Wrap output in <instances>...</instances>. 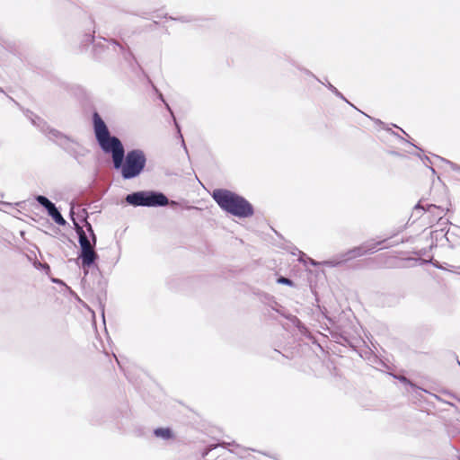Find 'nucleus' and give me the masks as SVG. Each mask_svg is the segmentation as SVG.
<instances>
[{"instance_id":"f03ea898","label":"nucleus","mask_w":460,"mask_h":460,"mask_svg":"<svg viewBox=\"0 0 460 460\" xmlns=\"http://www.w3.org/2000/svg\"><path fill=\"white\" fill-rule=\"evenodd\" d=\"M93 128L99 147L104 154L111 155L113 164L125 151L121 140L111 134L107 124L97 111L93 113Z\"/></svg>"},{"instance_id":"7ed1b4c3","label":"nucleus","mask_w":460,"mask_h":460,"mask_svg":"<svg viewBox=\"0 0 460 460\" xmlns=\"http://www.w3.org/2000/svg\"><path fill=\"white\" fill-rule=\"evenodd\" d=\"M112 164L115 170L119 171L123 180H131L145 170L146 156L141 149H132L127 154L124 151Z\"/></svg>"},{"instance_id":"1a4fd4ad","label":"nucleus","mask_w":460,"mask_h":460,"mask_svg":"<svg viewBox=\"0 0 460 460\" xmlns=\"http://www.w3.org/2000/svg\"><path fill=\"white\" fill-rule=\"evenodd\" d=\"M115 41L114 40H107L104 38H100L98 40L93 44V54L95 58H102L107 52L112 49L111 43Z\"/></svg>"},{"instance_id":"7c9ffc66","label":"nucleus","mask_w":460,"mask_h":460,"mask_svg":"<svg viewBox=\"0 0 460 460\" xmlns=\"http://www.w3.org/2000/svg\"><path fill=\"white\" fill-rule=\"evenodd\" d=\"M424 163V164H426V161H429V163H431L430 159L429 156L427 155H424L423 157H420Z\"/></svg>"},{"instance_id":"39448f33","label":"nucleus","mask_w":460,"mask_h":460,"mask_svg":"<svg viewBox=\"0 0 460 460\" xmlns=\"http://www.w3.org/2000/svg\"><path fill=\"white\" fill-rule=\"evenodd\" d=\"M70 217L74 225V229L78 236V243L80 245V252L78 258L81 260L82 268L84 270V274L88 273V270L95 266V262L99 258V255L96 252H92L89 244V237L86 234V232L84 229V226H80V224L74 217L73 209L70 211Z\"/></svg>"},{"instance_id":"f704fd0d","label":"nucleus","mask_w":460,"mask_h":460,"mask_svg":"<svg viewBox=\"0 0 460 460\" xmlns=\"http://www.w3.org/2000/svg\"><path fill=\"white\" fill-rule=\"evenodd\" d=\"M449 395L453 398H455L459 403H460V398H458L457 396H456L455 394H449Z\"/></svg>"},{"instance_id":"423d86ee","label":"nucleus","mask_w":460,"mask_h":460,"mask_svg":"<svg viewBox=\"0 0 460 460\" xmlns=\"http://www.w3.org/2000/svg\"><path fill=\"white\" fill-rule=\"evenodd\" d=\"M26 117L31 120V124L35 126L42 134H44L50 141L57 144L58 146L62 142L68 140V136L61 131L51 128L43 119L35 115L33 112L27 111Z\"/></svg>"},{"instance_id":"a18cd8bd","label":"nucleus","mask_w":460,"mask_h":460,"mask_svg":"<svg viewBox=\"0 0 460 460\" xmlns=\"http://www.w3.org/2000/svg\"><path fill=\"white\" fill-rule=\"evenodd\" d=\"M184 151H185V153L187 154L188 158H190V155H189L188 150L186 151V150L184 149Z\"/></svg>"},{"instance_id":"412c9836","label":"nucleus","mask_w":460,"mask_h":460,"mask_svg":"<svg viewBox=\"0 0 460 460\" xmlns=\"http://www.w3.org/2000/svg\"><path fill=\"white\" fill-rule=\"evenodd\" d=\"M36 201L43 207L46 210L54 204L51 200H49L46 196L37 195L35 197Z\"/></svg>"},{"instance_id":"c756f323","label":"nucleus","mask_w":460,"mask_h":460,"mask_svg":"<svg viewBox=\"0 0 460 460\" xmlns=\"http://www.w3.org/2000/svg\"><path fill=\"white\" fill-rule=\"evenodd\" d=\"M52 282L56 283V284H60V285H65V283L63 282V280L59 279H52Z\"/></svg>"},{"instance_id":"e433bc0d","label":"nucleus","mask_w":460,"mask_h":460,"mask_svg":"<svg viewBox=\"0 0 460 460\" xmlns=\"http://www.w3.org/2000/svg\"><path fill=\"white\" fill-rule=\"evenodd\" d=\"M447 403L448 405H450L451 407H454V408H456V404H455V403L450 402H447Z\"/></svg>"},{"instance_id":"bb28decb","label":"nucleus","mask_w":460,"mask_h":460,"mask_svg":"<svg viewBox=\"0 0 460 460\" xmlns=\"http://www.w3.org/2000/svg\"><path fill=\"white\" fill-rule=\"evenodd\" d=\"M300 70L305 74L306 75H309V76H312L314 77L315 80H317L318 82H320L321 84H323V82H322L318 77H316L310 70L306 69V68H300Z\"/></svg>"},{"instance_id":"9b49d317","label":"nucleus","mask_w":460,"mask_h":460,"mask_svg":"<svg viewBox=\"0 0 460 460\" xmlns=\"http://www.w3.org/2000/svg\"><path fill=\"white\" fill-rule=\"evenodd\" d=\"M226 446H234L236 448L240 449V452H237V454H240L241 456H243V452H246L248 450H252V448H244V447H241L240 445L236 444L235 442H226V441H223L219 444H210L208 446L206 447V448L203 450L202 452V457H205L207 456L209 452H211L212 450L216 449L217 447H226ZM252 451H254V449H252Z\"/></svg>"},{"instance_id":"f257e3e1","label":"nucleus","mask_w":460,"mask_h":460,"mask_svg":"<svg viewBox=\"0 0 460 460\" xmlns=\"http://www.w3.org/2000/svg\"><path fill=\"white\" fill-rule=\"evenodd\" d=\"M211 197L225 212L239 217L247 218L254 214V208L244 197L226 189H215Z\"/></svg>"},{"instance_id":"a211bd4d","label":"nucleus","mask_w":460,"mask_h":460,"mask_svg":"<svg viewBox=\"0 0 460 460\" xmlns=\"http://www.w3.org/2000/svg\"><path fill=\"white\" fill-rule=\"evenodd\" d=\"M164 105H165V107H166V110L171 113V115H172V119H173L175 128H176V129H177V132H178L179 137L181 138V146H182V147H183V148H185V150L187 151V146H186V145H185V142H184V139H183V136H182V134H181V132L180 125L178 124V122H177V120H176V119H175V117H174V114H173V112H172V109H171L170 105H169L166 102H164Z\"/></svg>"},{"instance_id":"dca6fc26","label":"nucleus","mask_w":460,"mask_h":460,"mask_svg":"<svg viewBox=\"0 0 460 460\" xmlns=\"http://www.w3.org/2000/svg\"><path fill=\"white\" fill-rule=\"evenodd\" d=\"M324 84L333 94H335L338 98L341 99L342 101H344L346 103H348L349 105H350L351 107H353L354 109L358 110L349 101H348L346 99V97L334 86L332 85L330 82H327L326 84Z\"/></svg>"},{"instance_id":"ddd939ff","label":"nucleus","mask_w":460,"mask_h":460,"mask_svg":"<svg viewBox=\"0 0 460 460\" xmlns=\"http://www.w3.org/2000/svg\"><path fill=\"white\" fill-rule=\"evenodd\" d=\"M48 215L54 220L56 224L58 226H64L66 224V221L62 217L59 209L58 207L54 204H52L47 210Z\"/></svg>"},{"instance_id":"37998d69","label":"nucleus","mask_w":460,"mask_h":460,"mask_svg":"<svg viewBox=\"0 0 460 460\" xmlns=\"http://www.w3.org/2000/svg\"><path fill=\"white\" fill-rule=\"evenodd\" d=\"M411 146H413V147H416V149H419V146H416V145H413V143H411Z\"/></svg>"},{"instance_id":"5701e85b","label":"nucleus","mask_w":460,"mask_h":460,"mask_svg":"<svg viewBox=\"0 0 460 460\" xmlns=\"http://www.w3.org/2000/svg\"><path fill=\"white\" fill-rule=\"evenodd\" d=\"M436 157H437L438 159H440L442 162L446 163L447 164H448V165L450 166V168H451L454 172H457V173H459V174H460V165H459V164H456V163H454V162H451V161H449V160H447V159H445V158H442V157H440V156H438V155H436Z\"/></svg>"},{"instance_id":"0eeeda50","label":"nucleus","mask_w":460,"mask_h":460,"mask_svg":"<svg viewBox=\"0 0 460 460\" xmlns=\"http://www.w3.org/2000/svg\"><path fill=\"white\" fill-rule=\"evenodd\" d=\"M388 238L383 239L378 242H373L367 245L358 246L344 252L345 260L349 261L357 257H361L367 253H373L376 251L377 247L384 244Z\"/></svg>"},{"instance_id":"393cba45","label":"nucleus","mask_w":460,"mask_h":460,"mask_svg":"<svg viewBox=\"0 0 460 460\" xmlns=\"http://www.w3.org/2000/svg\"><path fill=\"white\" fill-rule=\"evenodd\" d=\"M286 318L296 328L297 325L301 324V321L296 315L288 314Z\"/></svg>"},{"instance_id":"ea45409f","label":"nucleus","mask_w":460,"mask_h":460,"mask_svg":"<svg viewBox=\"0 0 460 460\" xmlns=\"http://www.w3.org/2000/svg\"><path fill=\"white\" fill-rule=\"evenodd\" d=\"M43 268H46V269L49 270V266L48 264H45V265L43 266Z\"/></svg>"},{"instance_id":"49530a36","label":"nucleus","mask_w":460,"mask_h":460,"mask_svg":"<svg viewBox=\"0 0 460 460\" xmlns=\"http://www.w3.org/2000/svg\"><path fill=\"white\" fill-rule=\"evenodd\" d=\"M358 111H359V113H362V111H359V110H358ZM363 114L365 115V113H364V112H363ZM366 116H367V115L366 114Z\"/></svg>"},{"instance_id":"c9c22d12","label":"nucleus","mask_w":460,"mask_h":460,"mask_svg":"<svg viewBox=\"0 0 460 460\" xmlns=\"http://www.w3.org/2000/svg\"><path fill=\"white\" fill-rule=\"evenodd\" d=\"M450 234V231L448 230L446 234H445V237L447 241H449V237L448 235Z\"/></svg>"},{"instance_id":"9d476101","label":"nucleus","mask_w":460,"mask_h":460,"mask_svg":"<svg viewBox=\"0 0 460 460\" xmlns=\"http://www.w3.org/2000/svg\"><path fill=\"white\" fill-rule=\"evenodd\" d=\"M59 147L75 159H78L79 156L83 155V153L81 152V149H83L82 146L78 141L70 137H68L67 141L62 142Z\"/></svg>"},{"instance_id":"c03bdc74","label":"nucleus","mask_w":460,"mask_h":460,"mask_svg":"<svg viewBox=\"0 0 460 460\" xmlns=\"http://www.w3.org/2000/svg\"><path fill=\"white\" fill-rule=\"evenodd\" d=\"M392 134H394V136L399 137V135L396 132H394V131H392Z\"/></svg>"},{"instance_id":"4c0bfd02","label":"nucleus","mask_w":460,"mask_h":460,"mask_svg":"<svg viewBox=\"0 0 460 460\" xmlns=\"http://www.w3.org/2000/svg\"><path fill=\"white\" fill-rule=\"evenodd\" d=\"M376 123H377V124H384L380 119H376Z\"/></svg>"},{"instance_id":"79ce46f5","label":"nucleus","mask_w":460,"mask_h":460,"mask_svg":"<svg viewBox=\"0 0 460 460\" xmlns=\"http://www.w3.org/2000/svg\"><path fill=\"white\" fill-rule=\"evenodd\" d=\"M411 146H413V147H416V149H419V146H416V145H413V143H411Z\"/></svg>"},{"instance_id":"72a5a7b5","label":"nucleus","mask_w":460,"mask_h":460,"mask_svg":"<svg viewBox=\"0 0 460 460\" xmlns=\"http://www.w3.org/2000/svg\"><path fill=\"white\" fill-rule=\"evenodd\" d=\"M158 98L163 102H165V100L164 98V95L161 93H158Z\"/></svg>"},{"instance_id":"4be33fe9","label":"nucleus","mask_w":460,"mask_h":460,"mask_svg":"<svg viewBox=\"0 0 460 460\" xmlns=\"http://www.w3.org/2000/svg\"><path fill=\"white\" fill-rule=\"evenodd\" d=\"M36 201L43 207L46 210L54 204L51 200H49L46 196L37 195L35 197Z\"/></svg>"},{"instance_id":"20e7f679","label":"nucleus","mask_w":460,"mask_h":460,"mask_svg":"<svg viewBox=\"0 0 460 460\" xmlns=\"http://www.w3.org/2000/svg\"><path fill=\"white\" fill-rule=\"evenodd\" d=\"M128 204L134 207H165L175 206L176 201L169 200L165 194L156 190H139L128 194L125 198Z\"/></svg>"},{"instance_id":"aec40b11","label":"nucleus","mask_w":460,"mask_h":460,"mask_svg":"<svg viewBox=\"0 0 460 460\" xmlns=\"http://www.w3.org/2000/svg\"><path fill=\"white\" fill-rule=\"evenodd\" d=\"M164 17L168 18L172 21L181 22H192L197 21V19L191 15H181V16H178V17H173V16H167V14H165Z\"/></svg>"},{"instance_id":"a19ab883","label":"nucleus","mask_w":460,"mask_h":460,"mask_svg":"<svg viewBox=\"0 0 460 460\" xmlns=\"http://www.w3.org/2000/svg\"><path fill=\"white\" fill-rule=\"evenodd\" d=\"M411 146H413V147H416V149H419V146H416V145H413V143H411Z\"/></svg>"},{"instance_id":"473e14b6","label":"nucleus","mask_w":460,"mask_h":460,"mask_svg":"<svg viewBox=\"0 0 460 460\" xmlns=\"http://www.w3.org/2000/svg\"><path fill=\"white\" fill-rule=\"evenodd\" d=\"M296 251L298 252V253L301 255V257L299 258V261H304L303 258L302 257H305V254L304 252H302L301 251L297 250Z\"/></svg>"},{"instance_id":"6e6552de","label":"nucleus","mask_w":460,"mask_h":460,"mask_svg":"<svg viewBox=\"0 0 460 460\" xmlns=\"http://www.w3.org/2000/svg\"><path fill=\"white\" fill-rule=\"evenodd\" d=\"M422 199L419 201L414 207V211L422 210L432 214L436 218L442 219L443 216L449 210L447 205L448 200L446 199L445 204L437 205L435 203H428L425 206L421 205Z\"/></svg>"},{"instance_id":"cd10ccee","label":"nucleus","mask_w":460,"mask_h":460,"mask_svg":"<svg viewBox=\"0 0 460 460\" xmlns=\"http://www.w3.org/2000/svg\"><path fill=\"white\" fill-rule=\"evenodd\" d=\"M296 329L299 331L301 334H305L307 332V328L305 326L303 323L296 326Z\"/></svg>"},{"instance_id":"6ab92c4d","label":"nucleus","mask_w":460,"mask_h":460,"mask_svg":"<svg viewBox=\"0 0 460 460\" xmlns=\"http://www.w3.org/2000/svg\"><path fill=\"white\" fill-rule=\"evenodd\" d=\"M95 41L94 38V31L93 32L84 33L83 35V39L81 40L82 48H86L90 45H93Z\"/></svg>"},{"instance_id":"58836bf2","label":"nucleus","mask_w":460,"mask_h":460,"mask_svg":"<svg viewBox=\"0 0 460 460\" xmlns=\"http://www.w3.org/2000/svg\"><path fill=\"white\" fill-rule=\"evenodd\" d=\"M428 167L430 169V171H431L433 173H435V170H434V168H433V167H430V166H428Z\"/></svg>"},{"instance_id":"4468645a","label":"nucleus","mask_w":460,"mask_h":460,"mask_svg":"<svg viewBox=\"0 0 460 460\" xmlns=\"http://www.w3.org/2000/svg\"><path fill=\"white\" fill-rule=\"evenodd\" d=\"M84 227L86 228V232L89 234L88 237H89V244H90L91 251L95 252V246H96V243H97L96 234H94L92 225L86 220V218H84Z\"/></svg>"},{"instance_id":"f8f14e48","label":"nucleus","mask_w":460,"mask_h":460,"mask_svg":"<svg viewBox=\"0 0 460 460\" xmlns=\"http://www.w3.org/2000/svg\"><path fill=\"white\" fill-rule=\"evenodd\" d=\"M112 50L119 51L121 53L123 58L130 63L131 61H134L137 63V59L135 56L133 55L132 51L129 49H125L124 46L119 44L118 41H112L111 43Z\"/></svg>"},{"instance_id":"2f4dec72","label":"nucleus","mask_w":460,"mask_h":460,"mask_svg":"<svg viewBox=\"0 0 460 460\" xmlns=\"http://www.w3.org/2000/svg\"><path fill=\"white\" fill-rule=\"evenodd\" d=\"M308 260H309L310 263L312 265H314V266H316V265L320 264V262H317V261H315L314 260H313L311 258H308Z\"/></svg>"},{"instance_id":"f3484780","label":"nucleus","mask_w":460,"mask_h":460,"mask_svg":"<svg viewBox=\"0 0 460 460\" xmlns=\"http://www.w3.org/2000/svg\"><path fill=\"white\" fill-rule=\"evenodd\" d=\"M154 434L164 439H170L173 437L172 431L169 428H157L154 430Z\"/></svg>"},{"instance_id":"a878e982","label":"nucleus","mask_w":460,"mask_h":460,"mask_svg":"<svg viewBox=\"0 0 460 460\" xmlns=\"http://www.w3.org/2000/svg\"><path fill=\"white\" fill-rule=\"evenodd\" d=\"M396 379H398L400 382H402V384H405V385H409L411 387H415V385H413L407 377H405L404 376H395Z\"/></svg>"},{"instance_id":"2eb2a0df","label":"nucleus","mask_w":460,"mask_h":460,"mask_svg":"<svg viewBox=\"0 0 460 460\" xmlns=\"http://www.w3.org/2000/svg\"><path fill=\"white\" fill-rule=\"evenodd\" d=\"M346 261H348L345 260V256H344V252H343L335 258L321 261L320 265H324V266H328V267H337V266H340V265L345 263Z\"/></svg>"},{"instance_id":"c85d7f7f","label":"nucleus","mask_w":460,"mask_h":460,"mask_svg":"<svg viewBox=\"0 0 460 460\" xmlns=\"http://www.w3.org/2000/svg\"><path fill=\"white\" fill-rule=\"evenodd\" d=\"M425 263H431L434 267H436L437 269H440V270H443L444 268L439 265V263L438 261H435L433 262L431 260L430 261H424Z\"/></svg>"},{"instance_id":"b1692460","label":"nucleus","mask_w":460,"mask_h":460,"mask_svg":"<svg viewBox=\"0 0 460 460\" xmlns=\"http://www.w3.org/2000/svg\"><path fill=\"white\" fill-rule=\"evenodd\" d=\"M277 282L279 284H282V285H286V286H289V287H292L294 286V282L288 279V278H285V277H279L278 279H277Z\"/></svg>"}]
</instances>
